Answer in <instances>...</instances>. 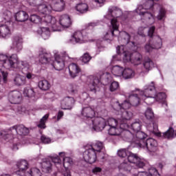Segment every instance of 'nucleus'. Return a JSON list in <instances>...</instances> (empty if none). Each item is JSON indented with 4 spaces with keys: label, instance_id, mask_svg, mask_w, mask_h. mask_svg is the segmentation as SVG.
<instances>
[{
    "label": "nucleus",
    "instance_id": "32",
    "mask_svg": "<svg viewBox=\"0 0 176 176\" xmlns=\"http://www.w3.org/2000/svg\"><path fill=\"white\" fill-rule=\"evenodd\" d=\"M135 133L136 139H135V141L133 142H135V144H137L139 148H141V142L142 141H146L145 140V138H146L147 135L145 133L140 131Z\"/></svg>",
    "mask_w": 176,
    "mask_h": 176
},
{
    "label": "nucleus",
    "instance_id": "62",
    "mask_svg": "<svg viewBox=\"0 0 176 176\" xmlns=\"http://www.w3.org/2000/svg\"><path fill=\"white\" fill-rule=\"evenodd\" d=\"M38 1L39 0H28V2L30 5L32 6H36V5H38Z\"/></svg>",
    "mask_w": 176,
    "mask_h": 176
},
{
    "label": "nucleus",
    "instance_id": "3",
    "mask_svg": "<svg viewBox=\"0 0 176 176\" xmlns=\"http://www.w3.org/2000/svg\"><path fill=\"white\" fill-rule=\"evenodd\" d=\"M2 68L10 69V68H19V56L16 54L8 57L6 54H0V72L3 76V82H6L8 72L2 70Z\"/></svg>",
    "mask_w": 176,
    "mask_h": 176
},
{
    "label": "nucleus",
    "instance_id": "18",
    "mask_svg": "<svg viewBox=\"0 0 176 176\" xmlns=\"http://www.w3.org/2000/svg\"><path fill=\"white\" fill-rule=\"evenodd\" d=\"M56 24L58 25L59 30H53V31H61L60 26L61 25L63 28H69L71 27L72 24V21H71V17L67 14L61 15L59 19V23H57V20L56 19Z\"/></svg>",
    "mask_w": 176,
    "mask_h": 176
},
{
    "label": "nucleus",
    "instance_id": "16",
    "mask_svg": "<svg viewBox=\"0 0 176 176\" xmlns=\"http://www.w3.org/2000/svg\"><path fill=\"white\" fill-rule=\"evenodd\" d=\"M93 129L96 131H102L103 129L108 127V120L103 118L96 117L92 120Z\"/></svg>",
    "mask_w": 176,
    "mask_h": 176
},
{
    "label": "nucleus",
    "instance_id": "7",
    "mask_svg": "<svg viewBox=\"0 0 176 176\" xmlns=\"http://www.w3.org/2000/svg\"><path fill=\"white\" fill-rule=\"evenodd\" d=\"M166 93L160 92L156 93V89L155 87V82L152 81L151 84L144 86V96H142V99L150 98L152 101L149 100V102L153 104V101H163L166 98Z\"/></svg>",
    "mask_w": 176,
    "mask_h": 176
},
{
    "label": "nucleus",
    "instance_id": "59",
    "mask_svg": "<svg viewBox=\"0 0 176 176\" xmlns=\"http://www.w3.org/2000/svg\"><path fill=\"white\" fill-rule=\"evenodd\" d=\"M144 30L145 28L143 27L139 28L138 32V35H140V36H145V32H144Z\"/></svg>",
    "mask_w": 176,
    "mask_h": 176
},
{
    "label": "nucleus",
    "instance_id": "39",
    "mask_svg": "<svg viewBox=\"0 0 176 176\" xmlns=\"http://www.w3.org/2000/svg\"><path fill=\"white\" fill-rule=\"evenodd\" d=\"M76 9L77 12H79L81 14H83L87 13V12L89 10V6H87V3H80L76 6Z\"/></svg>",
    "mask_w": 176,
    "mask_h": 176
},
{
    "label": "nucleus",
    "instance_id": "4",
    "mask_svg": "<svg viewBox=\"0 0 176 176\" xmlns=\"http://www.w3.org/2000/svg\"><path fill=\"white\" fill-rule=\"evenodd\" d=\"M38 11L41 14H44L43 20L44 23H46L48 27H51L52 31H59L58 25L56 24V18L50 16L52 12H53V7L49 3H44L38 6Z\"/></svg>",
    "mask_w": 176,
    "mask_h": 176
},
{
    "label": "nucleus",
    "instance_id": "13",
    "mask_svg": "<svg viewBox=\"0 0 176 176\" xmlns=\"http://www.w3.org/2000/svg\"><path fill=\"white\" fill-rule=\"evenodd\" d=\"M136 13L142 16V20H146L148 24H153L155 23V17L152 11H144V6L140 5L135 9Z\"/></svg>",
    "mask_w": 176,
    "mask_h": 176
},
{
    "label": "nucleus",
    "instance_id": "33",
    "mask_svg": "<svg viewBox=\"0 0 176 176\" xmlns=\"http://www.w3.org/2000/svg\"><path fill=\"white\" fill-rule=\"evenodd\" d=\"M12 20V12L8 10H4L0 15V21L1 23H10Z\"/></svg>",
    "mask_w": 176,
    "mask_h": 176
},
{
    "label": "nucleus",
    "instance_id": "63",
    "mask_svg": "<svg viewBox=\"0 0 176 176\" xmlns=\"http://www.w3.org/2000/svg\"><path fill=\"white\" fill-rule=\"evenodd\" d=\"M157 123L153 122V129H150V131H153V133H156L157 131Z\"/></svg>",
    "mask_w": 176,
    "mask_h": 176
},
{
    "label": "nucleus",
    "instance_id": "40",
    "mask_svg": "<svg viewBox=\"0 0 176 176\" xmlns=\"http://www.w3.org/2000/svg\"><path fill=\"white\" fill-rule=\"evenodd\" d=\"M124 69H123V67L119 65H116L111 69V72L113 75H115V76H123Z\"/></svg>",
    "mask_w": 176,
    "mask_h": 176
},
{
    "label": "nucleus",
    "instance_id": "34",
    "mask_svg": "<svg viewBox=\"0 0 176 176\" xmlns=\"http://www.w3.org/2000/svg\"><path fill=\"white\" fill-rule=\"evenodd\" d=\"M10 28L6 24L0 25V36L1 38H6V36H9L10 35Z\"/></svg>",
    "mask_w": 176,
    "mask_h": 176
},
{
    "label": "nucleus",
    "instance_id": "25",
    "mask_svg": "<svg viewBox=\"0 0 176 176\" xmlns=\"http://www.w3.org/2000/svg\"><path fill=\"white\" fill-rule=\"evenodd\" d=\"M85 36H83V34L80 31L74 32L69 40V43H85Z\"/></svg>",
    "mask_w": 176,
    "mask_h": 176
},
{
    "label": "nucleus",
    "instance_id": "36",
    "mask_svg": "<svg viewBox=\"0 0 176 176\" xmlns=\"http://www.w3.org/2000/svg\"><path fill=\"white\" fill-rule=\"evenodd\" d=\"M89 146L94 151H96L98 155V153H100L101 151H102V149L104 148V143L100 141H97L95 143H92Z\"/></svg>",
    "mask_w": 176,
    "mask_h": 176
},
{
    "label": "nucleus",
    "instance_id": "28",
    "mask_svg": "<svg viewBox=\"0 0 176 176\" xmlns=\"http://www.w3.org/2000/svg\"><path fill=\"white\" fill-rule=\"evenodd\" d=\"M75 100L72 97L65 98L60 102L62 109H72Z\"/></svg>",
    "mask_w": 176,
    "mask_h": 176
},
{
    "label": "nucleus",
    "instance_id": "14",
    "mask_svg": "<svg viewBox=\"0 0 176 176\" xmlns=\"http://www.w3.org/2000/svg\"><path fill=\"white\" fill-rule=\"evenodd\" d=\"M148 153H155L157 151V141L153 138H148L146 141L141 142V146Z\"/></svg>",
    "mask_w": 176,
    "mask_h": 176
},
{
    "label": "nucleus",
    "instance_id": "1",
    "mask_svg": "<svg viewBox=\"0 0 176 176\" xmlns=\"http://www.w3.org/2000/svg\"><path fill=\"white\" fill-rule=\"evenodd\" d=\"M123 45L117 47L118 54H122L124 63H131L133 65H140L142 63V55L137 52L132 54L129 51H126L124 45H127L130 42V34L126 32L121 33Z\"/></svg>",
    "mask_w": 176,
    "mask_h": 176
},
{
    "label": "nucleus",
    "instance_id": "2",
    "mask_svg": "<svg viewBox=\"0 0 176 176\" xmlns=\"http://www.w3.org/2000/svg\"><path fill=\"white\" fill-rule=\"evenodd\" d=\"M123 14L122 9L118 6H112L108 9V14L106 15V19L111 20L110 32L112 36H116L118 34L121 35L122 32H119V23L118 22V17H120Z\"/></svg>",
    "mask_w": 176,
    "mask_h": 176
},
{
    "label": "nucleus",
    "instance_id": "6",
    "mask_svg": "<svg viewBox=\"0 0 176 176\" xmlns=\"http://www.w3.org/2000/svg\"><path fill=\"white\" fill-rule=\"evenodd\" d=\"M120 120V125L118 120L115 118H109L107 120V131L109 135L118 136L122 134V130H126L129 127L127 121L123 120Z\"/></svg>",
    "mask_w": 176,
    "mask_h": 176
},
{
    "label": "nucleus",
    "instance_id": "35",
    "mask_svg": "<svg viewBox=\"0 0 176 176\" xmlns=\"http://www.w3.org/2000/svg\"><path fill=\"white\" fill-rule=\"evenodd\" d=\"M15 19L16 21L23 23L28 20V14L25 11H19L15 15Z\"/></svg>",
    "mask_w": 176,
    "mask_h": 176
},
{
    "label": "nucleus",
    "instance_id": "24",
    "mask_svg": "<svg viewBox=\"0 0 176 176\" xmlns=\"http://www.w3.org/2000/svg\"><path fill=\"white\" fill-rule=\"evenodd\" d=\"M88 87L90 91L96 93L97 91V87H98V85L100 84V78L97 76H91L88 78Z\"/></svg>",
    "mask_w": 176,
    "mask_h": 176
},
{
    "label": "nucleus",
    "instance_id": "19",
    "mask_svg": "<svg viewBox=\"0 0 176 176\" xmlns=\"http://www.w3.org/2000/svg\"><path fill=\"white\" fill-rule=\"evenodd\" d=\"M39 63L43 65L52 63V54L46 51V50H40Z\"/></svg>",
    "mask_w": 176,
    "mask_h": 176
},
{
    "label": "nucleus",
    "instance_id": "53",
    "mask_svg": "<svg viewBox=\"0 0 176 176\" xmlns=\"http://www.w3.org/2000/svg\"><path fill=\"white\" fill-rule=\"evenodd\" d=\"M119 168L120 170H124V171H131L133 170L131 166H130V165L126 162L122 163Z\"/></svg>",
    "mask_w": 176,
    "mask_h": 176
},
{
    "label": "nucleus",
    "instance_id": "46",
    "mask_svg": "<svg viewBox=\"0 0 176 176\" xmlns=\"http://www.w3.org/2000/svg\"><path fill=\"white\" fill-rule=\"evenodd\" d=\"M30 21L32 23H34V24H41L42 21H43V16L41 18L38 15L36 14H32L30 16Z\"/></svg>",
    "mask_w": 176,
    "mask_h": 176
},
{
    "label": "nucleus",
    "instance_id": "41",
    "mask_svg": "<svg viewBox=\"0 0 176 176\" xmlns=\"http://www.w3.org/2000/svg\"><path fill=\"white\" fill-rule=\"evenodd\" d=\"M135 75L134 70L130 68H126L124 69L122 76L124 79H130Z\"/></svg>",
    "mask_w": 176,
    "mask_h": 176
},
{
    "label": "nucleus",
    "instance_id": "54",
    "mask_svg": "<svg viewBox=\"0 0 176 176\" xmlns=\"http://www.w3.org/2000/svg\"><path fill=\"white\" fill-rule=\"evenodd\" d=\"M23 69V68H30V64L27 63V61H21L20 63V60H19V65L17 68H14V69Z\"/></svg>",
    "mask_w": 176,
    "mask_h": 176
},
{
    "label": "nucleus",
    "instance_id": "15",
    "mask_svg": "<svg viewBox=\"0 0 176 176\" xmlns=\"http://www.w3.org/2000/svg\"><path fill=\"white\" fill-rule=\"evenodd\" d=\"M85 151H84L82 156L85 162L93 164L97 162V156L98 154L89 146H86Z\"/></svg>",
    "mask_w": 176,
    "mask_h": 176
},
{
    "label": "nucleus",
    "instance_id": "48",
    "mask_svg": "<svg viewBox=\"0 0 176 176\" xmlns=\"http://www.w3.org/2000/svg\"><path fill=\"white\" fill-rule=\"evenodd\" d=\"M131 127L132 130H133L134 133L140 131L141 130V121H135V122L132 123Z\"/></svg>",
    "mask_w": 176,
    "mask_h": 176
},
{
    "label": "nucleus",
    "instance_id": "26",
    "mask_svg": "<svg viewBox=\"0 0 176 176\" xmlns=\"http://www.w3.org/2000/svg\"><path fill=\"white\" fill-rule=\"evenodd\" d=\"M52 6L54 12H63L65 10V1L52 0Z\"/></svg>",
    "mask_w": 176,
    "mask_h": 176
},
{
    "label": "nucleus",
    "instance_id": "44",
    "mask_svg": "<svg viewBox=\"0 0 176 176\" xmlns=\"http://www.w3.org/2000/svg\"><path fill=\"white\" fill-rule=\"evenodd\" d=\"M49 116H50V114L47 113L40 120L38 124H37V126L39 129H46V122H47V119H49Z\"/></svg>",
    "mask_w": 176,
    "mask_h": 176
},
{
    "label": "nucleus",
    "instance_id": "61",
    "mask_svg": "<svg viewBox=\"0 0 176 176\" xmlns=\"http://www.w3.org/2000/svg\"><path fill=\"white\" fill-rule=\"evenodd\" d=\"M63 116H64V112L63 111H59L57 114L56 122H58Z\"/></svg>",
    "mask_w": 176,
    "mask_h": 176
},
{
    "label": "nucleus",
    "instance_id": "23",
    "mask_svg": "<svg viewBox=\"0 0 176 176\" xmlns=\"http://www.w3.org/2000/svg\"><path fill=\"white\" fill-rule=\"evenodd\" d=\"M9 101L11 104H20L21 102V93L19 91H12L9 94Z\"/></svg>",
    "mask_w": 176,
    "mask_h": 176
},
{
    "label": "nucleus",
    "instance_id": "52",
    "mask_svg": "<svg viewBox=\"0 0 176 176\" xmlns=\"http://www.w3.org/2000/svg\"><path fill=\"white\" fill-rule=\"evenodd\" d=\"M41 36L43 39H47L50 36V32L49 31L48 28H43L42 29Z\"/></svg>",
    "mask_w": 176,
    "mask_h": 176
},
{
    "label": "nucleus",
    "instance_id": "50",
    "mask_svg": "<svg viewBox=\"0 0 176 176\" xmlns=\"http://www.w3.org/2000/svg\"><path fill=\"white\" fill-rule=\"evenodd\" d=\"M129 153H130V151H129V150L126 148H121L118 151V155L120 157H127Z\"/></svg>",
    "mask_w": 176,
    "mask_h": 176
},
{
    "label": "nucleus",
    "instance_id": "43",
    "mask_svg": "<svg viewBox=\"0 0 176 176\" xmlns=\"http://www.w3.org/2000/svg\"><path fill=\"white\" fill-rule=\"evenodd\" d=\"M25 176H42V173L38 168H32L25 173Z\"/></svg>",
    "mask_w": 176,
    "mask_h": 176
},
{
    "label": "nucleus",
    "instance_id": "27",
    "mask_svg": "<svg viewBox=\"0 0 176 176\" xmlns=\"http://www.w3.org/2000/svg\"><path fill=\"white\" fill-rule=\"evenodd\" d=\"M129 129H130L129 125L126 129H122L120 135L122 137L123 140H125V141L134 142L135 141V138H134V135L131 133Z\"/></svg>",
    "mask_w": 176,
    "mask_h": 176
},
{
    "label": "nucleus",
    "instance_id": "60",
    "mask_svg": "<svg viewBox=\"0 0 176 176\" xmlns=\"http://www.w3.org/2000/svg\"><path fill=\"white\" fill-rule=\"evenodd\" d=\"M101 171H102V169L97 166L92 169V173L94 174H98V173H101Z\"/></svg>",
    "mask_w": 176,
    "mask_h": 176
},
{
    "label": "nucleus",
    "instance_id": "58",
    "mask_svg": "<svg viewBox=\"0 0 176 176\" xmlns=\"http://www.w3.org/2000/svg\"><path fill=\"white\" fill-rule=\"evenodd\" d=\"M41 141L43 144H50L52 140L50 138L46 137L45 135H42L41 138Z\"/></svg>",
    "mask_w": 176,
    "mask_h": 176
},
{
    "label": "nucleus",
    "instance_id": "31",
    "mask_svg": "<svg viewBox=\"0 0 176 176\" xmlns=\"http://www.w3.org/2000/svg\"><path fill=\"white\" fill-rule=\"evenodd\" d=\"M60 157L63 160V167L65 169L69 168L73 164L74 161H72V158L69 157H65V152H60L59 153Z\"/></svg>",
    "mask_w": 176,
    "mask_h": 176
},
{
    "label": "nucleus",
    "instance_id": "30",
    "mask_svg": "<svg viewBox=\"0 0 176 176\" xmlns=\"http://www.w3.org/2000/svg\"><path fill=\"white\" fill-rule=\"evenodd\" d=\"M81 115L84 118H87L88 119H93L96 116V111L91 107H84L82 109Z\"/></svg>",
    "mask_w": 176,
    "mask_h": 176
},
{
    "label": "nucleus",
    "instance_id": "10",
    "mask_svg": "<svg viewBox=\"0 0 176 176\" xmlns=\"http://www.w3.org/2000/svg\"><path fill=\"white\" fill-rule=\"evenodd\" d=\"M143 8L144 10L152 12V13H155L156 11L160 10V12L157 16L158 20H163V19L166 17V10L163 8H161L160 5L155 3L153 0H147L144 3Z\"/></svg>",
    "mask_w": 176,
    "mask_h": 176
},
{
    "label": "nucleus",
    "instance_id": "42",
    "mask_svg": "<svg viewBox=\"0 0 176 176\" xmlns=\"http://www.w3.org/2000/svg\"><path fill=\"white\" fill-rule=\"evenodd\" d=\"M38 87L41 90H49L50 89V83L47 80H42L38 82Z\"/></svg>",
    "mask_w": 176,
    "mask_h": 176
},
{
    "label": "nucleus",
    "instance_id": "21",
    "mask_svg": "<svg viewBox=\"0 0 176 176\" xmlns=\"http://www.w3.org/2000/svg\"><path fill=\"white\" fill-rule=\"evenodd\" d=\"M11 49H14L17 53L23 50V37L21 36L18 35L13 37Z\"/></svg>",
    "mask_w": 176,
    "mask_h": 176
},
{
    "label": "nucleus",
    "instance_id": "56",
    "mask_svg": "<svg viewBox=\"0 0 176 176\" xmlns=\"http://www.w3.org/2000/svg\"><path fill=\"white\" fill-rule=\"evenodd\" d=\"M119 89V82L113 81L110 85V91H116Z\"/></svg>",
    "mask_w": 176,
    "mask_h": 176
},
{
    "label": "nucleus",
    "instance_id": "9",
    "mask_svg": "<svg viewBox=\"0 0 176 176\" xmlns=\"http://www.w3.org/2000/svg\"><path fill=\"white\" fill-rule=\"evenodd\" d=\"M155 26L149 28L148 36L150 38L149 43L146 44L144 47L146 52L149 53L153 49H160L162 47V38L159 36H153L155 34Z\"/></svg>",
    "mask_w": 176,
    "mask_h": 176
},
{
    "label": "nucleus",
    "instance_id": "22",
    "mask_svg": "<svg viewBox=\"0 0 176 176\" xmlns=\"http://www.w3.org/2000/svg\"><path fill=\"white\" fill-rule=\"evenodd\" d=\"M16 166L19 169L16 172V175L25 176V174H27L25 170L28 168V162L25 160H22L17 162Z\"/></svg>",
    "mask_w": 176,
    "mask_h": 176
},
{
    "label": "nucleus",
    "instance_id": "37",
    "mask_svg": "<svg viewBox=\"0 0 176 176\" xmlns=\"http://www.w3.org/2000/svg\"><path fill=\"white\" fill-rule=\"evenodd\" d=\"M14 83L16 86H23L25 85V76L20 74H16L14 78Z\"/></svg>",
    "mask_w": 176,
    "mask_h": 176
},
{
    "label": "nucleus",
    "instance_id": "45",
    "mask_svg": "<svg viewBox=\"0 0 176 176\" xmlns=\"http://www.w3.org/2000/svg\"><path fill=\"white\" fill-rule=\"evenodd\" d=\"M144 116L148 120H153L155 119V113H153L152 108L148 107L146 109Z\"/></svg>",
    "mask_w": 176,
    "mask_h": 176
},
{
    "label": "nucleus",
    "instance_id": "57",
    "mask_svg": "<svg viewBox=\"0 0 176 176\" xmlns=\"http://www.w3.org/2000/svg\"><path fill=\"white\" fill-rule=\"evenodd\" d=\"M52 163H54V164L56 166H57V164L60 165L61 164V157L59 155H56L55 157H52Z\"/></svg>",
    "mask_w": 176,
    "mask_h": 176
},
{
    "label": "nucleus",
    "instance_id": "5",
    "mask_svg": "<svg viewBox=\"0 0 176 176\" xmlns=\"http://www.w3.org/2000/svg\"><path fill=\"white\" fill-rule=\"evenodd\" d=\"M30 134V129L25 127L23 124H16L14 125L8 131H2L0 133V135L4 140H13L14 138V135H21L25 136Z\"/></svg>",
    "mask_w": 176,
    "mask_h": 176
},
{
    "label": "nucleus",
    "instance_id": "11",
    "mask_svg": "<svg viewBox=\"0 0 176 176\" xmlns=\"http://www.w3.org/2000/svg\"><path fill=\"white\" fill-rule=\"evenodd\" d=\"M55 60L54 61L52 65L56 71H61L64 69L65 67V62L69 60V56L67 54V52H63L61 54H55L54 55Z\"/></svg>",
    "mask_w": 176,
    "mask_h": 176
},
{
    "label": "nucleus",
    "instance_id": "12",
    "mask_svg": "<svg viewBox=\"0 0 176 176\" xmlns=\"http://www.w3.org/2000/svg\"><path fill=\"white\" fill-rule=\"evenodd\" d=\"M145 88L144 89V91H142L140 94H131L129 96V102L131 103V105L132 107H138L140 104H141V100L144 101L146 104H148V105H151L152 104V102H149V98H144V99L142 98V96H145Z\"/></svg>",
    "mask_w": 176,
    "mask_h": 176
},
{
    "label": "nucleus",
    "instance_id": "38",
    "mask_svg": "<svg viewBox=\"0 0 176 176\" xmlns=\"http://www.w3.org/2000/svg\"><path fill=\"white\" fill-rule=\"evenodd\" d=\"M41 167L43 173H52V162L49 160H45L41 164Z\"/></svg>",
    "mask_w": 176,
    "mask_h": 176
},
{
    "label": "nucleus",
    "instance_id": "55",
    "mask_svg": "<svg viewBox=\"0 0 176 176\" xmlns=\"http://www.w3.org/2000/svg\"><path fill=\"white\" fill-rule=\"evenodd\" d=\"M90 60H91V56L89 54V53H85L82 55L81 57V60L84 64H87V63H89Z\"/></svg>",
    "mask_w": 176,
    "mask_h": 176
},
{
    "label": "nucleus",
    "instance_id": "29",
    "mask_svg": "<svg viewBox=\"0 0 176 176\" xmlns=\"http://www.w3.org/2000/svg\"><path fill=\"white\" fill-rule=\"evenodd\" d=\"M80 71V67H79V65H78V64L71 63L69 65V73L71 78H72L73 79H74V78H76V76L79 75Z\"/></svg>",
    "mask_w": 176,
    "mask_h": 176
},
{
    "label": "nucleus",
    "instance_id": "17",
    "mask_svg": "<svg viewBox=\"0 0 176 176\" xmlns=\"http://www.w3.org/2000/svg\"><path fill=\"white\" fill-rule=\"evenodd\" d=\"M127 159L129 163L135 164L137 168H142V167L145 166V162H144V161L141 160V158H140V157H138V155L137 154L129 152Z\"/></svg>",
    "mask_w": 176,
    "mask_h": 176
},
{
    "label": "nucleus",
    "instance_id": "20",
    "mask_svg": "<svg viewBox=\"0 0 176 176\" xmlns=\"http://www.w3.org/2000/svg\"><path fill=\"white\" fill-rule=\"evenodd\" d=\"M155 64L151 58L145 59L143 62V67L138 69V74H148L152 68H153Z\"/></svg>",
    "mask_w": 176,
    "mask_h": 176
},
{
    "label": "nucleus",
    "instance_id": "8",
    "mask_svg": "<svg viewBox=\"0 0 176 176\" xmlns=\"http://www.w3.org/2000/svg\"><path fill=\"white\" fill-rule=\"evenodd\" d=\"M131 106L130 100H125L122 104L119 103V102H116L115 107H118V108L116 109V111H118V115L120 116L118 118L119 120H125L129 122V120L133 118V113L126 110L129 109Z\"/></svg>",
    "mask_w": 176,
    "mask_h": 176
},
{
    "label": "nucleus",
    "instance_id": "47",
    "mask_svg": "<svg viewBox=\"0 0 176 176\" xmlns=\"http://www.w3.org/2000/svg\"><path fill=\"white\" fill-rule=\"evenodd\" d=\"M175 133V131L173 127H169V129L163 133V137L165 138H173L174 137V134Z\"/></svg>",
    "mask_w": 176,
    "mask_h": 176
},
{
    "label": "nucleus",
    "instance_id": "49",
    "mask_svg": "<svg viewBox=\"0 0 176 176\" xmlns=\"http://www.w3.org/2000/svg\"><path fill=\"white\" fill-rule=\"evenodd\" d=\"M23 94L25 97L31 98L35 96V92L34 91V89L28 87L24 89Z\"/></svg>",
    "mask_w": 176,
    "mask_h": 176
},
{
    "label": "nucleus",
    "instance_id": "64",
    "mask_svg": "<svg viewBox=\"0 0 176 176\" xmlns=\"http://www.w3.org/2000/svg\"><path fill=\"white\" fill-rule=\"evenodd\" d=\"M70 91L73 94H75V93H78V87L76 85H73L71 87Z\"/></svg>",
    "mask_w": 176,
    "mask_h": 176
},
{
    "label": "nucleus",
    "instance_id": "51",
    "mask_svg": "<svg viewBox=\"0 0 176 176\" xmlns=\"http://www.w3.org/2000/svg\"><path fill=\"white\" fill-rule=\"evenodd\" d=\"M146 173L147 176H160L157 170L153 167L150 168L148 172Z\"/></svg>",
    "mask_w": 176,
    "mask_h": 176
}]
</instances>
